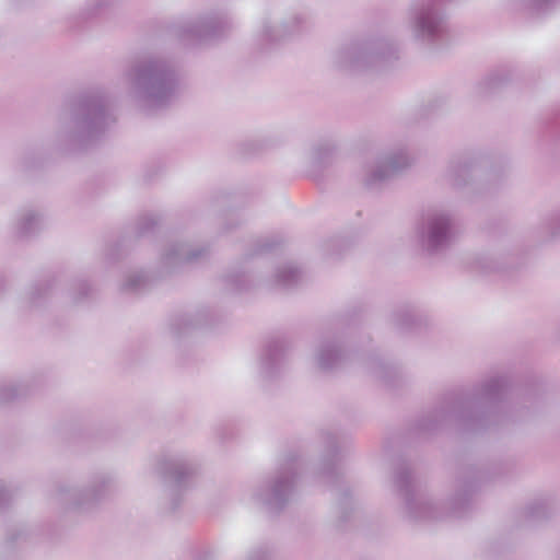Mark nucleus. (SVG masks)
Here are the masks:
<instances>
[{"mask_svg":"<svg viewBox=\"0 0 560 560\" xmlns=\"http://www.w3.org/2000/svg\"><path fill=\"white\" fill-rule=\"evenodd\" d=\"M270 558V551L267 547H256L252 549L246 560H269Z\"/></svg>","mask_w":560,"mask_h":560,"instance_id":"c85d7f7f","label":"nucleus"},{"mask_svg":"<svg viewBox=\"0 0 560 560\" xmlns=\"http://www.w3.org/2000/svg\"><path fill=\"white\" fill-rule=\"evenodd\" d=\"M300 279V271L293 265H283L278 268L276 272V281L283 287H290L296 283Z\"/></svg>","mask_w":560,"mask_h":560,"instance_id":"b1692460","label":"nucleus"},{"mask_svg":"<svg viewBox=\"0 0 560 560\" xmlns=\"http://www.w3.org/2000/svg\"><path fill=\"white\" fill-rule=\"evenodd\" d=\"M207 252L205 246H191L184 242L170 243L162 254L161 265L166 272H171L184 264L198 261Z\"/></svg>","mask_w":560,"mask_h":560,"instance_id":"2eb2a0df","label":"nucleus"},{"mask_svg":"<svg viewBox=\"0 0 560 560\" xmlns=\"http://www.w3.org/2000/svg\"><path fill=\"white\" fill-rule=\"evenodd\" d=\"M559 0H528L527 7L536 13L545 12L553 7Z\"/></svg>","mask_w":560,"mask_h":560,"instance_id":"cd10ccee","label":"nucleus"},{"mask_svg":"<svg viewBox=\"0 0 560 560\" xmlns=\"http://www.w3.org/2000/svg\"><path fill=\"white\" fill-rule=\"evenodd\" d=\"M114 478L109 474L94 476L83 487L68 483L59 485L55 498L67 509L86 511L104 499L114 486Z\"/></svg>","mask_w":560,"mask_h":560,"instance_id":"6e6552de","label":"nucleus"},{"mask_svg":"<svg viewBox=\"0 0 560 560\" xmlns=\"http://www.w3.org/2000/svg\"><path fill=\"white\" fill-rule=\"evenodd\" d=\"M325 441V458L322 463L320 472L331 474L334 469V457L336 455V436L331 433L323 435Z\"/></svg>","mask_w":560,"mask_h":560,"instance_id":"5701e85b","label":"nucleus"},{"mask_svg":"<svg viewBox=\"0 0 560 560\" xmlns=\"http://www.w3.org/2000/svg\"><path fill=\"white\" fill-rule=\"evenodd\" d=\"M198 469L196 458L186 452L164 454L156 459L154 474L162 480L161 504L165 510L175 511L180 505Z\"/></svg>","mask_w":560,"mask_h":560,"instance_id":"20e7f679","label":"nucleus"},{"mask_svg":"<svg viewBox=\"0 0 560 560\" xmlns=\"http://www.w3.org/2000/svg\"><path fill=\"white\" fill-rule=\"evenodd\" d=\"M478 488L479 481L476 477H462L457 481L455 493L448 501V514L454 517L463 516L471 508Z\"/></svg>","mask_w":560,"mask_h":560,"instance_id":"f3484780","label":"nucleus"},{"mask_svg":"<svg viewBox=\"0 0 560 560\" xmlns=\"http://www.w3.org/2000/svg\"><path fill=\"white\" fill-rule=\"evenodd\" d=\"M418 237L421 246L430 254L446 249L455 237V219L445 208L428 210L418 226Z\"/></svg>","mask_w":560,"mask_h":560,"instance_id":"0eeeda50","label":"nucleus"},{"mask_svg":"<svg viewBox=\"0 0 560 560\" xmlns=\"http://www.w3.org/2000/svg\"><path fill=\"white\" fill-rule=\"evenodd\" d=\"M395 482L399 491L404 493L407 515L411 520H434L440 516L433 502L416 492L409 469H399Z\"/></svg>","mask_w":560,"mask_h":560,"instance_id":"ddd939ff","label":"nucleus"},{"mask_svg":"<svg viewBox=\"0 0 560 560\" xmlns=\"http://www.w3.org/2000/svg\"><path fill=\"white\" fill-rule=\"evenodd\" d=\"M372 373L375 377L387 382L396 373V370L384 362H377L372 366Z\"/></svg>","mask_w":560,"mask_h":560,"instance_id":"393cba45","label":"nucleus"},{"mask_svg":"<svg viewBox=\"0 0 560 560\" xmlns=\"http://www.w3.org/2000/svg\"><path fill=\"white\" fill-rule=\"evenodd\" d=\"M302 23L303 19L300 16H291L281 22L264 19L256 34L257 42L262 47L278 43L296 32Z\"/></svg>","mask_w":560,"mask_h":560,"instance_id":"dca6fc26","label":"nucleus"},{"mask_svg":"<svg viewBox=\"0 0 560 560\" xmlns=\"http://www.w3.org/2000/svg\"><path fill=\"white\" fill-rule=\"evenodd\" d=\"M388 51V45L383 40L354 45L339 52L338 63L343 68L361 71L385 59Z\"/></svg>","mask_w":560,"mask_h":560,"instance_id":"f8f14e48","label":"nucleus"},{"mask_svg":"<svg viewBox=\"0 0 560 560\" xmlns=\"http://www.w3.org/2000/svg\"><path fill=\"white\" fill-rule=\"evenodd\" d=\"M243 276L241 275H229L226 277V281L231 283L236 290H242L244 288L243 280L241 279Z\"/></svg>","mask_w":560,"mask_h":560,"instance_id":"c756f323","label":"nucleus"},{"mask_svg":"<svg viewBox=\"0 0 560 560\" xmlns=\"http://www.w3.org/2000/svg\"><path fill=\"white\" fill-rule=\"evenodd\" d=\"M124 78L128 96L145 113L168 107L180 92V77L176 63L161 54H145L133 59Z\"/></svg>","mask_w":560,"mask_h":560,"instance_id":"f257e3e1","label":"nucleus"},{"mask_svg":"<svg viewBox=\"0 0 560 560\" xmlns=\"http://www.w3.org/2000/svg\"><path fill=\"white\" fill-rule=\"evenodd\" d=\"M149 281V276L143 270H129L124 276L120 289L126 293H137L145 289Z\"/></svg>","mask_w":560,"mask_h":560,"instance_id":"aec40b11","label":"nucleus"},{"mask_svg":"<svg viewBox=\"0 0 560 560\" xmlns=\"http://www.w3.org/2000/svg\"><path fill=\"white\" fill-rule=\"evenodd\" d=\"M299 468L300 462L296 455L284 456L276 471L254 489L252 494L254 503L268 512L281 511L293 495Z\"/></svg>","mask_w":560,"mask_h":560,"instance_id":"39448f33","label":"nucleus"},{"mask_svg":"<svg viewBox=\"0 0 560 560\" xmlns=\"http://www.w3.org/2000/svg\"><path fill=\"white\" fill-rule=\"evenodd\" d=\"M546 229L551 238H560V210L550 214L546 222Z\"/></svg>","mask_w":560,"mask_h":560,"instance_id":"a878e982","label":"nucleus"},{"mask_svg":"<svg viewBox=\"0 0 560 560\" xmlns=\"http://www.w3.org/2000/svg\"><path fill=\"white\" fill-rule=\"evenodd\" d=\"M44 225L42 211L27 207L21 209L14 219L13 229L19 236H30L37 233Z\"/></svg>","mask_w":560,"mask_h":560,"instance_id":"a211bd4d","label":"nucleus"},{"mask_svg":"<svg viewBox=\"0 0 560 560\" xmlns=\"http://www.w3.org/2000/svg\"><path fill=\"white\" fill-rule=\"evenodd\" d=\"M410 158L404 149L386 153L375 159L363 175V184L370 190H376L398 172L410 165Z\"/></svg>","mask_w":560,"mask_h":560,"instance_id":"9b49d317","label":"nucleus"},{"mask_svg":"<svg viewBox=\"0 0 560 560\" xmlns=\"http://www.w3.org/2000/svg\"><path fill=\"white\" fill-rule=\"evenodd\" d=\"M508 378L491 376L480 383L472 393L453 395L434 411L436 423H455L466 430L486 428L506 396Z\"/></svg>","mask_w":560,"mask_h":560,"instance_id":"f03ea898","label":"nucleus"},{"mask_svg":"<svg viewBox=\"0 0 560 560\" xmlns=\"http://www.w3.org/2000/svg\"><path fill=\"white\" fill-rule=\"evenodd\" d=\"M346 358V350L337 337H323L314 346L313 363L320 371L339 368Z\"/></svg>","mask_w":560,"mask_h":560,"instance_id":"4468645a","label":"nucleus"},{"mask_svg":"<svg viewBox=\"0 0 560 560\" xmlns=\"http://www.w3.org/2000/svg\"><path fill=\"white\" fill-rule=\"evenodd\" d=\"M229 22L220 14L188 18L174 26L175 35L190 45L203 44L223 34Z\"/></svg>","mask_w":560,"mask_h":560,"instance_id":"1a4fd4ad","label":"nucleus"},{"mask_svg":"<svg viewBox=\"0 0 560 560\" xmlns=\"http://www.w3.org/2000/svg\"><path fill=\"white\" fill-rule=\"evenodd\" d=\"M336 144L332 140H320L315 143L311 150V160L316 164H322L332 155Z\"/></svg>","mask_w":560,"mask_h":560,"instance_id":"4be33fe9","label":"nucleus"},{"mask_svg":"<svg viewBox=\"0 0 560 560\" xmlns=\"http://www.w3.org/2000/svg\"><path fill=\"white\" fill-rule=\"evenodd\" d=\"M26 393L27 385L24 382L2 381L0 382V405L8 404Z\"/></svg>","mask_w":560,"mask_h":560,"instance_id":"412c9836","label":"nucleus"},{"mask_svg":"<svg viewBox=\"0 0 560 560\" xmlns=\"http://www.w3.org/2000/svg\"><path fill=\"white\" fill-rule=\"evenodd\" d=\"M154 224H155V221H154L153 217H144L140 221L141 233H144L145 230H149Z\"/></svg>","mask_w":560,"mask_h":560,"instance_id":"473e14b6","label":"nucleus"},{"mask_svg":"<svg viewBox=\"0 0 560 560\" xmlns=\"http://www.w3.org/2000/svg\"><path fill=\"white\" fill-rule=\"evenodd\" d=\"M481 174L480 159L465 154L450 160L444 170L443 179L456 190L475 192L480 188Z\"/></svg>","mask_w":560,"mask_h":560,"instance_id":"9d476101","label":"nucleus"},{"mask_svg":"<svg viewBox=\"0 0 560 560\" xmlns=\"http://www.w3.org/2000/svg\"><path fill=\"white\" fill-rule=\"evenodd\" d=\"M80 288L82 290V295L86 294L89 285L85 282H83V283H80Z\"/></svg>","mask_w":560,"mask_h":560,"instance_id":"72a5a7b5","label":"nucleus"},{"mask_svg":"<svg viewBox=\"0 0 560 560\" xmlns=\"http://www.w3.org/2000/svg\"><path fill=\"white\" fill-rule=\"evenodd\" d=\"M13 488L11 485L0 481V511L7 508L13 498Z\"/></svg>","mask_w":560,"mask_h":560,"instance_id":"bb28decb","label":"nucleus"},{"mask_svg":"<svg viewBox=\"0 0 560 560\" xmlns=\"http://www.w3.org/2000/svg\"><path fill=\"white\" fill-rule=\"evenodd\" d=\"M194 560H214V553L211 550L202 549L195 555Z\"/></svg>","mask_w":560,"mask_h":560,"instance_id":"7c9ffc66","label":"nucleus"},{"mask_svg":"<svg viewBox=\"0 0 560 560\" xmlns=\"http://www.w3.org/2000/svg\"><path fill=\"white\" fill-rule=\"evenodd\" d=\"M287 355L281 343L270 345L260 361V374L264 378L275 377L285 365Z\"/></svg>","mask_w":560,"mask_h":560,"instance_id":"6ab92c4d","label":"nucleus"},{"mask_svg":"<svg viewBox=\"0 0 560 560\" xmlns=\"http://www.w3.org/2000/svg\"><path fill=\"white\" fill-rule=\"evenodd\" d=\"M405 24L416 42L428 46L435 45L446 33V15L438 0H412Z\"/></svg>","mask_w":560,"mask_h":560,"instance_id":"423d86ee","label":"nucleus"},{"mask_svg":"<svg viewBox=\"0 0 560 560\" xmlns=\"http://www.w3.org/2000/svg\"><path fill=\"white\" fill-rule=\"evenodd\" d=\"M488 89H494L501 83V78L499 74H491L489 78H487L483 82Z\"/></svg>","mask_w":560,"mask_h":560,"instance_id":"2f4dec72","label":"nucleus"},{"mask_svg":"<svg viewBox=\"0 0 560 560\" xmlns=\"http://www.w3.org/2000/svg\"><path fill=\"white\" fill-rule=\"evenodd\" d=\"M116 121L108 98L101 94L80 97L59 118L58 145L66 150H83L93 144Z\"/></svg>","mask_w":560,"mask_h":560,"instance_id":"7ed1b4c3","label":"nucleus"}]
</instances>
